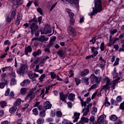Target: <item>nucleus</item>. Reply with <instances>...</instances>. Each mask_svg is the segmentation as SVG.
Segmentation results:
<instances>
[{
	"mask_svg": "<svg viewBox=\"0 0 124 124\" xmlns=\"http://www.w3.org/2000/svg\"><path fill=\"white\" fill-rule=\"evenodd\" d=\"M121 80L120 78H117L114 80L111 81V79L108 77H106L103 80V84H106L103 87V90L105 91H109L110 89L115 90L116 84L118 83V81Z\"/></svg>",
	"mask_w": 124,
	"mask_h": 124,
	"instance_id": "f257e3e1",
	"label": "nucleus"
},
{
	"mask_svg": "<svg viewBox=\"0 0 124 124\" xmlns=\"http://www.w3.org/2000/svg\"><path fill=\"white\" fill-rule=\"evenodd\" d=\"M90 79H91V83L92 84H94L95 83L96 84L91 86L89 90H94V89H96L98 87V84L102 80V77H96L95 75L92 74L90 77Z\"/></svg>",
	"mask_w": 124,
	"mask_h": 124,
	"instance_id": "f03ea898",
	"label": "nucleus"
},
{
	"mask_svg": "<svg viewBox=\"0 0 124 124\" xmlns=\"http://www.w3.org/2000/svg\"><path fill=\"white\" fill-rule=\"evenodd\" d=\"M95 9L93 8V12L89 15L91 18L93 15L97 14V12L101 11V0H95Z\"/></svg>",
	"mask_w": 124,
	"mask_h": 124,
	"instance_id": "7ed1b4c3",
	"label": "nucleus"
},
{
	"mask_svg": "<svg viewBox=\"0 0 124 124\" xmlns=\"http://www.w3.org/2000/svg\"><path fill=\"white\" fill-rule=\"evenodd\" d=\"M31 23L30 28L31 32L33 34L38 30V25H37V19L36 18H33L32 19L29 20Z\"/></svg>",
	"mask_w": 124,
	"mask_h": 124,
	"instance_id": "20e7f679",
	"label": "nucleus"
},
{
	"mask_svg": "<svg viewBox=\"0 0 124 124\" xmlns=\"http://www.w3.org/2000/svg\"><path fill=\"white\" fill-rule=\"evenodd\" d=\"M34 89L32 88L29 90L27 95L25 97V100L26 101L30 103L31 101V99L35 97V93H34Z\"/></svg>",
	"mask_w": 124,
	"mask_h": 124,
	"instance_id": "39448f33",
	"label": "nucleus"
},
{
	"mask_svg": "<svg viewBox=\"0 0 124 124\" xmlns=\"http://www.w3.org/2000/svg\"><path fill=\"white\" fill-rule=\"evenodd\" d=\"M52 108V104L50 103V102L46 101L44 103V106H39L38 107V109L39 110H43L44 109H51Z\"/></svg>",
	"mask_w": 124,
	"mask_h": 124,
	"instance_id": "423d86ee",
	"label": "nucleus"
},
{
	"mask_svg": "<svg viewBox=\"0 0 124 124\" xmlns=\"http://www.w3.org/2000/svg\"><path fill=\"white\" fill-rule=\"evenodd\" d=\"M13 7L17 8L19 6L23 4V0H11Z\"/></svg>",
	"mask_w": 124,
	"mask_h": 124,
	"instance_id": "0eeeda50",
	"label": "nucleus"
},
{
	"mask_svg": "<svg viewBox=\"0 0 124 124\" xmlns=\"http://www.w3.org/2000/svg\"><path fill=\"white\" fill-rule=\"evenodd\" d=\"M93 104L90 103L87 106L86 108H83L81 111V113H83V116H87L88 114H89V112H90V108L92 107Z\"/></svg>",
	"mask_w": 124,
	"mask_h": 124,
	"instance_id": "6e6552de",
	"label": "nucleus"
},
{
	"mask_svg": "<svg viewBox=\"0 0 124 124\" xmlns=\"http://www.w3.org/2000/svg\"><path fill=\"white\" fill-rule=\"evenodd\" d=\"M49 39V38L45 36H41L39 38L34 37L32 39V41L33 40H39L40 42H45V41H47Z\"/></svg>",
	"mask_w": 124,
	"mask_h": 124,
	"instance_id": "1a4fd4ad",
	"label": "nucleus"
},
{
	"mask_svg": "<svg viewBox=\"0 0 124 124\" xmlns=\"http://www.w3.org/2000/svg\"><path fill=\"white\" fill-rule=\"evenodd\" d=\"M68 96V94H64L63 93L61 92L60 93V100H61L62 102L66 103V98Z\"/></svg>",
	"mask_w": 124,
	"mask_h": 124,
	"instance_id": "9d476101",
	"label": "nucleus"
},
{
	"mask_svg": "<svg viewBox=\"0 0 124 124\" xmlns=\"http://www.w3.org/2000/svg\"><path fill=\"white\" fill-rule=\"evenodd\" d=\"M28 69V67L27 66L25 65H22L19 68L18 70H17L16 72L17 74H22V73H24L26 70Z\"/></svg>",
	"mask_w": 124,
	"mask_h": 124,
	"instance_id": "9b49d317",
	"label": "nucleus"
},
{
	"mask_svg": "<svg viewBox=\"0 0 124 124\" xmlns=\"http://www.w3.org/2000/svg\"><path fill=\"white\" fill-rule=\"evenodd\" d=\"M67 31L68 33L71 35L73 34H75V33H76V31H75V29H74V28H73L71 26H69L67 27Z\"/></svg>",
	"mask_w": 124,
	"mask_h": 124,
	"instance_id": "f8f14e48",
	"label": "nucleus"
},
{
	"mask_svg": "<svg viewBox=\"0 0 124 124\" xmlns=\"http://www.w3.org/2000/svg\"><path fill=\"white\" fill-rule=\"evenodd\" d=\"M80 115V113H78L77 112L74 113V116H73V119H74L73 123H76V122L78 121Z\"/></svg>",
	"mask_w": 124,
	"mask_h": 124,
	"instance_id": "ddd939ff",
	"label": "nucleus"
},
{
	"mask_svg": "<svg viewBox=\"0 0 124 124\" xmlns=\"http://www.w3.org/2000/svg\"><path fill=\"white\" fill-rule=\"evenodd\" d=\"M28 76L30 79L33 80V81H35L34 78H37L39 77V75L38 74H36V73H34V74L29 73Z\"/></svg>",
	"mask_w": 124,
	"mask_h": 124,
	"instance_id": "4468645a",
	"label": "nucleus"
},
{
	"mask_svg": "<svg viewBox=\"0 0 124 124\" xmlns=\"http://www.w3.org/2000/svg\"><path fill=\"white\" fill-rule=\"evenodd\" d=\"M99 49V46L97 47H95L94 46L91 47L92 52H93V56L94 58H95L96 55L98 54V51H97V50H98Z\"/></svg>",
	"mask_w": 124,
	"mask_h": 124,
	"instance_id": "2eb2a0df",
	"label": "nucleus"
},
{
	"mask_svg": "<svg viewBox=\"0 0 124 124\" xmlns=\"http://www.w3.org/2000/svg\"><path fill=\"white\" fill-rule=\"evenodd\" d=\"M65 12L68 14V16L70 17V18H73V17H74V13L72 12L71 10L68 8H66L65 9Z\"/></svg>",
	"mask_w": 124,
	"mask_h": 124,
	"instance_id": "dca6fc26",
	"label": "nucleus"
},
{
	"mask_svg": "<svg viewBox=\"0 0 124 124\" xmlns=\"http://www.w3.org/2000/svg\"><path fill=\"white\" fill-rule=\"evenodd\" d=\"M32 52V48L31 46H28L25 47V54L26 56H29V53H31Z\"/></svg>",
	"mask_w": 124,
	"mask_h": 124,
	"instance_id": "f3484780",
	"label": "nucleus"
},
{
	"mask_svg": "<svg viewBox=\"0 0 124 124\" xmlns=\"http://www.w3.org/2000/svg\"><path fill=\"white\" fill-rule=\"evenodd\" d=\"M104 118H105V115H100L98 119H97L96 124H101L102 122L104 121Z\"/></svg>",
	"mask_w": 124,
	"mask_h": 124,
	"instance_id": "a211bd4d",
	"label": "nucleus"
},
{
	"mask_svg": "<svg viewBox=\"0 0 124 124\" xmlns=\"http://www.w3.org/2000/svg\"><path fill=\"white\" fill-rule=\"evenodd\" d=\"M51 31L52 30H51V27H50V26H46L45 27L43 32L45 34H47V33H51Z\"/></svg>",
	"mask_w": 124,
	"mask_h": 124,
	"instance_id": "6ab92c4d",
	"label": "nucleus"
},
{
	"mask_svg": "<svg viewBox=\"0 0 124 124\" xmlns=\"http://www.w3.org/2000/svg\"><path fill=\"white\" fill-rule=\"evenodd\" d=\"M57 54L61 58H62V57H64L66 53H65V51L63 50H59L57 52Z\"/></svg>",
	"mask_w": 124,
	"mask_h": 124,
	"instance_id": "aec40b11",
	"label": "nucleus"
},
{
	"mask_svg": "<svg viewBox=\"0 0 124 124\" xmlns=\"http://www.w3.org/2000/svg\"><path fill=\"white\" fill-rule=\"evenodd\" d=\"M112 35H110L109 36V41L110 43L112 44V45H114V44H115V43H116L117 41L119 40V38H113L112 39Z\"/></svg>",
	"mask_w": 124,
	"mask_h": 124,
	"instance_id": "412c9836",
	"label": "nucleus"
},
{
	"mask_svg": "<svg viewBox=\"0 0 124 124\" xmlns=\"http://www.w3.org/2000/svg\"><path fill=\"white\" fill-rule=\"evenodd\" d=\"M1 69L2 72H5V71H7V70L10 72L13 71V68L10 66L3 67Z\"/></svg>",
	"mask_w": 124,
	"mask_h": 124,
	"instance_id": "4be33fe9",
	"label": "nucleus"
},
{
	"mask_svg": "<svg viewBox=\"0 0 124 124\" xmlns=\"http://www.w3.org/2000/svg\"><path fill=\"white\" fill-rule=\"evenodd\" d=\"M90 73V70L86 69L85 70H83L81 73H80V76L81 77H83V76H87L88 74Z\"/></svg>",
	"mask_w": 124,
	"mask_h": 124,
	"instance_id": "5701e85b",
	"label": "nucleus"
},
{
	"mask_svg": "<svg viewBox=\"0 0 124 124\" xmlns=\"http://www.w3.org/2000/svg\"><path fill=\"white\" fill-rule=\"evenodd\" d=\"M8 80L7 79H6V80L2 81V82L0 83V89H3L4 87H5L6 85H8Z\"/></svg>",
	"mask_w": 124,
	"mask_h": 124,
	"instance_id": "b1692460",
	"label": "nucleus"
},
{
	"mask_svg": "<svg viewBox=\"0 0 124 124\" xmlns=\"http://www.w3.org/2000/svg\"><path fill=\"white\" fill-rule=\"evenodd\" d=\"M21 102H22V100L20 98H17L16 101L14 102L13 105L16 107L20 106V105H21Z\"/></svg>",
	"mask_w": 124,
	"mask_h": 124,
	"instance_id": "393cba45",
	"label": "nucleus"
},
{
	"mask_svg": "<svg viewBox=\"0 0 124 124\" xmlns=\"http://www.w3.org/2000/svg\"><path fill=\"white\" fill-rule=\"evenodd\" d=\"M40 111L39 112V117L40 118H44L45 116H46V110L45 109H42V110H39Z\"/></svg>",
	"mask_w": 124,
	"mask_h": 124,
	"instance_id": "a878e982",
	"label": "nucleus"
},
{
	"mask_svg": "<svg viewBox=\"0 0 124 124\" xmlns=\"http://www.w3.org/2000/svg\"><path fill=\"white\" fill-rule=\"evenodd\" d=\"M30 83H31V81H30V80L25 79L20 83V85L22 87H26V86H28Z\"/></svg>",
	"mask_w": 124,
	"mask_h": 124,
	"instance_id": "bb28decb",
	"label": "nucleus"
},
{
	"mask_svg": "<svg viewBox=\"0 0 124 124\" xmlns=\"http://www.w3.org/2000/svg\"><path fill=\"white\" fill-rule=\"evenodd\" d=\"M68 99L71 101H74L75 100V94L70 93L68 95Z\"/></svg>",
	"mask_w": 124,
	"mask_h": 124,
	"instance_id": "cd10ccee",
	"label": "nucleus"
},
{
	"mask_svg": "<svg viewBox=\"0 0 124 124\" xmlns=\"http://www.w3.org/2000/svg\"><path fill=\"white\" fill-rule=\"evenodd\" d=\"M89 121L90 124H96V122H95V119L94 118V116L93 115H92L90 116Z\"/></svg>",
	"mask_w": 124,
	"mask_h": 124,
	"instance_id": "c85d7f7f",
	"label": "nucleus"
},
{
	"mask_svg": "<svg viewBox=\"0 0 124 124\" xmlns=\"http://www.w3.org/2000/svg\"><path fill=\"white\" fill-rule=\"evenodd\" d=\"M17 108H18L15 106H13L12 107L9 108V112L11 113V114L15 113V112L17 111Z\"/></svg>",
	"mask_w": 124,
	"mask_h": 124,
	"instance_id": "c756f323",
	"label": "nucleus"
},
{
	"mask_svg": "<svg viewBox=\"0 0 124 124\" xmlns=\"http://www.w3.org/2000/svg\"><path fill=\"white\" fill-rule=\"evenodd\" d=\"M62 1H67L71 4H77L78 3V0H62Z\"/></svg>",
	"mask_w": 124,
	"mask_h": 124,
	"instance_id": "7c9ffc66",
	"label": "nucleus"
},
{
	"mask_svg": "<svg viewBox=\"0 0 124 124\" xmlns=\"http://www.w3.org/2000/svg\"><path fill=\"white\" fill-rule=\"evenodd\" d=\"M89 121H90V119H88L87 118L82 117L79 122H80V124H83V123H89Z\"/></svg>",
	"mask_w": 124,
	"mask_h": 124,
	"instance_id": "2f4dec72",
	"label": "nucleus"
},
{
	"mask_svg": "<svg viewBox=\"0 0 124 124\" xmlns=\"http://www.w3.org/2000/svg\"><path fill=\"white\" fill-rule=\"evenodd\" d=\"M117 69L116 68H114L113 69V72L112 73V75H113V78L114 79H116L118 76H119V74L117 73Z\"/></svg>",
	"mask_w": 124,
	"mask_h": 124,
	"instance_id": "473e14b6",
	"label": "nucleus"
},
{
	"mask_svg": "<svg viewBox=\"0 0 124 124\" xmlns=\"http://www.w3.org/2000/svg\"><path fill=\"white\" fill-rule=\"evenodd\" d=\"M104 105V106H105V107H108L110 106V105H111V104L110 103V102H109L108 101V97H105Z\"/></svg>",
	"mask_w": 124,
	"mask_h": 124,
	"instance_id": "72a5a7b5",
	"label": "nucleus"
},
{
	"mask_svg": "<svg viewBox=\"0 0 124 124\" xmlns=\"http://www.w3.org/2000/svg\"><path fill=\"white\" fill-rule=\"evenodd\" d=\"M109 119L112 122H116V121L118 120V117H117V116H116L115 114H112L109 117Z\"/></svg>",
	"mask_w": 124,
	"mask_h": 124,
	"instance_id": "f704fd0d",
	"label": "nucleus"
},
{
	"mask_svg": "<svg viewBox=\"0 0 124 124\" xmlns=\"http://www.w3.org/2000/svg\"><path fill=\"white\" fill-rule=\"evenodd\" d=\"M44 122H45V120H44V118H42V117L38 118V119L36 121L37 124H44Z\"/></svg>",
	"mask_w": 124,
	"mask_h": 124,
	"instance_id": "c9c22d12",
	"label": "nucleus"
},
{
	"mask_svg": "<svg viewBox=\"0 0 124 124\" xmlns=\"http://www.w3.org/2000/svg\"><path fill=\"white\" fill-rule=\"evenodd\" d=\"M41 54V50L38 49L37 51H34L32 53V55L33 57H37V56H39Z\"/></svg>",
	"mask_w": 124,
	"mask_h": 124,
	"instance_id": "e433bc0d",
	"label": "nucleus"
},
{
	"mask_svg": "<svg viewBox=\"0 0 124 124\" xmlns=\"http://www.w3.org/2000/svg\"><path fill=\"white\" fill-rule=\"evenodd\" d=\"M82 81L83 83H85L86 85H89V84H90V82H89V78H87V77L82 78Z\"/></svg>",
	"mask_w": 124,
	"mask_h": 124,
	"instance_id": "4c0bfd02",
	"label": "nucleus"
},
{
	"mask_svg": "<svg viewBox=\"0 0 124 124\" xmlns=\"http://www.w3.org/2000/svg\"><path fill=\"white\" fill-rule=\"evenodd\" d=\"M10 84L11 86H14V85H16V84H17V80H16L15 78H12Z\"/></svg>",
	"mask_w": 124,
	"mask_h": 124,
	"instance_id": "58836bf2",
	"label": "nucleus"
},
{
	"mask_svg": "<svg viewBox=\"0 0 124 124\" xmlns=\"http://www.w3.org/2000/svg\"><path fill=\"white\" fill-rule=\"evenodd\" d=\"M27 92L28 89L27 88H23L20 89V94H21L22 95H24V94H26Z\"/></svg>",
	"mask_w": 124,
	"mask_h": 124,
	"instance_id": "ea45409f",
	"label": "nucleus"
},
{
	"mask_svg": "<svg viewBox=\"0 0 124 124\" xmlns=\"http://www.w3.org/2000/svg\"><path fill=\"white\" fill-rule=\"evenodd\" d=\"M1 81H6V78H7V75L6 73H2L1 74Z\"/></svg>",
	"mask_w": 124,
	"mask_h": 124,
	"instance_id": "a19ab883",
	"label": "nucleus"
},
{
	"mask_svg": "<svg viewBox=\"0 0 124 124\" xmlns=\"http://www.w3.org/2000/svg\"><path fill=\"white\" fill-rule=\"evenodd\" d=\"M96 113H97V108L94 107L92 108V110L91 111V114L92 115H95Z\"/></svg>",
	"mask_w": 124,
	"mask_h": 124,
	"instance_id": "79ce46f5",
	"label": "nucleus"
},
{
	"mask_svg": "<svg viewBox=\"0 0 124 124\" xmlns=\"http://www.w3.org/2000/svg\"><path fill=\"white\" fill-rule=\"evenodd\" d=\"M69 23L71 26H74L75 24V19L74 18H70L69 20Z\"/></svg>",
	"mask_w": 124,
	"mask_h": 124,
	"instance_id": "37998d69",
	"label": "nucleus"
},
{
	"mask_svg": "<svg viewBox=\"0 0 124 124\" xmlns=\"http://www.w3.org/2000/svg\"><path fill=\"white\" fill-rule=\"evenodd\" d=\"M7 103L5 101L0 102V105L2 108H4L5 106H6Z\"/></svg>",
	"mask_w": 124,
	"mask_h": 124,
	"instance_id": "c03bdc74",
	"label": "nucleus"
},
{
	"mask_svg": "<svg viewBox=\"0 0 124 124\" xmlns=\"http://www.w3.org/2000/svg\"><path fill=\"white\" fill-rule=\"evenodd\" d=\"M49 75L51 76V78L52 79H55L56 78V76H57V75L54 72H51L49 73Z\"/></svg>",
	"mask_w": 124,
	"mask_h": 124,
	"instance_id": "a18cd8bd",
	"label": "nucleus"
},
{
	"mask_svg": "<svg viewBox=\"0 0 124 124\" xmlns=\"http://www.w3.org/2000/svg\"><path fill=\"white\" fill-rule=\"evenodd\" d=\"M56 116L58 118H62V113L61 111H58L56 112Z\"/></svg>",
	"mask_w": 124,
	"mask_h": 124,
	"instance_id": "49530a36",
	"label": "nucleus"
},
{
	"mask_svg": "<svg viewBox=\"0 0 124 124\" xmlns=\"http://www.w3.org/2000/svg\"><path fill=\"white\" fill-rule=\"evenodd\" d=\"M42 60V58L39 57L37 58L36 60H35L33 62L35 64H37V63L40 62V61H41Z\"/></svg>",
	"mask_w": 124,
	"mask_h": 124,
	"instance_id": "de8ad7c7",
	"label": "nucleus"
},
{
	"mask_svg": "<svg viewBox=\"0 0 124 124\" xmlns=\"http://www.w3.org/2000/svg\"><path fill=\"white\" fill-rule=\"evenodd\" d=\"M62 124H73L70 123V122H69V121H68V120L63 119L62 122Z\"/></svg>",
	"mask_w": 124,
	"mask_h": 124,
	"instance_id": "09e8293b",
	"label": "nucleus"
},
{
	"mask_svg": "<svg viewBox=\"0 0 124 124\" xmlns=\"http://www.w3.org/2000/svg\"><path fill=\"white\" fill-rule=\"evenodd\" d=\"M46 77L45 74H43L41 76V77L39 78L40 82H43V79H45Z\"/></svg>",
	"mask_w": 124,
	"mask_h": 124,
	"instance_id": "8fccbe9b",
	"label": "nucleus"
},
{
	"mask_svg": "<svg viewBox=\"0 0 124 124\" xmlns=\"http://www.w3.org/2000/svg\"><path fill=\"white\" fill-rule=\"evenodd\" d=\"M75 82L77 86H78V85H79V84L81 83V79H79L78 78H75Z\"/></svg>",
	"mask_w": 124,
	"mask_h": 124,
	"instance_id": "3c124183",
	"label": "nucleus"
},
{
	"mask_svg": "<svg viewBox=\"0 0 124 124\" xmlns=\"http://www.w3.org/2000/svg\"><path fill=\"white\" fill-rule=\"evenodd\" d=\"M10 76L11 78H16V73H15V72H12L10 74Z\"/></svg>",
	"mask_w": 124,
	"mask_h": 124,
	"instance_id": "603ef678",
	"label": "nucleus"
},
{
	"mask_svg": "<svg viewBox=\"0 0 124 124\" xmlns=\"http://www.w3.org/2000/svg\"><path fill=\"white\" fill-rule=\"evenodd\" d=\"M12 20H13V19L12 17H11V16L10 17H9V16H6V21L8 23V24H9V23H10Z\"/></svg>",
	"mask_w": 124,
	"mask_h": 124,
	"instance_id": "864d4df0",
	"label": "nucleus"
},
{
	"mask_svg": "<svg viewBox=\"0 0 124 124\" xmlns=\"http://www.w3.org/2000/svg\"><path fill=\"white\" fill-rule=\"evenodd\" d=\"M45 53H47V54H49L50 53V47L49 46L46 47L45 49L44 50Z\"/></svg>",
	"mask_w": 124,
	"mask_h": 124,
	"instance_id": "5fc2aeb1",
	"label": "nucleus"
},
{
	"mask_svg": "<svg viewBox=\"0 0 124 124\" xmlns=\"http://www.w3.org/2000/svg\"><path fill=\"white\" fill-rule=\"evenodd\" d=\"M116 32H118V30L117 29H114L110 31V33L111 35H114Z\"/></svg>",
	"mask_w": 124,
	"mask_h": 124,
	"instance_id": "6e6d98bb",
	"label": "nucleus"
},
{
	"mask_svg": "<svg viewBox=\"0 0 124 124\" xmlns=\"http://www.w3.org/2000/svg\"><path fill=\"white\" fill-rule=\"evenodd\" d=\"M16 15V11H15V10H13L12 12V14L11 15V17L13 19H14V18L15 17V16Z\"/></svg>",
	"mask_w": 124,
	"mask_h": 124,
	"instance_id": "4d7b16f0",
	"label": "nucleus"
},
{
	"mask_svg": "<svg viewBox=\"0 0 124 124\" xmlns=\"http://www.w3.org/2000/svg\"><path fill=\"white\" fill-rule=\"evenodd\" d=\"M105 46H104V43H102L100 45V49H101V51L103 52L104 51V48Z\"/></svg>",
	"mask_w": 124,
	"mask_h": 124,
	"instance_id": "13d9d810",
	"label": "nucleus"
},
{
	"mask_svg": "<svg viewBox=\"0 0 124 124\" xmlns=\"http://www.w3.org/2000/svg\"><path fill=\"white\" fill-rule=\"evenodd\" d=\"M9 93H10V89L7 88L5 93V96H7L9 95Z\"/></svg>",
	"mask_w": 124,
	"mask_h": 124,
	"instance_id": "bf43d9fd",
	"label": "nucleus"
},
{
	"mask_svg": "<svg viewBox=\"0 0 124 124\" xmlns=\"http://www.w3.org/2000/svg\"><path fill=\"white\" fill-rule=\"evenodd\" d=\"M119 61H120V59L119 58H117L116 59V61H115L114 64H113V66H116V65H118V64H119Z\"/></svg>",
	"mask_w": 124,
	"mask_h": 124,
	"instance_id": "052dcab7",
	"label": "nucleus"
},
{
	"mask_svg": "<svg viewBox=\"0 0 124 124\" xmlns=\"http://www.w3.org/2000/svg\"><path fill=\"white\" fill-rule=\"evenodd\" d=\"M9 96L10 98H14V96L15 95V93H14V92L13 91L11 92L10 94H9Z\"/></svg>",
	"mask_w": 124,
	"mask_h": 124,
	"instance_id": "680f3d73",
	"label": "nucleus"
},
{
	"mask_svg": "<svg viewBox=\"0 0 124 124\" xmlns=\"http://www.w3.org/2000/svg\"><path fill=\"white\" fill-rule=\"evenodd\" d=\"M32 112L34 115H35V116H37V115L38 114V111H37V109H36V108H34L32 110Z\"/></svg>",
	"mask_w": 124,
	"mask_h": 124,
	"instance_id": "e2e57ef3",
	"label": "nucleus"
},
{
	"mask_svg": "<svg viewBox=\"0 0 124 124\" xmlns=\"http://www.w3.org/2000/svg\"><path fill=\"white\" fill-rule=\"evenodd\" d=\"M116 100L118 102H122V96H118L116 98Z\"/></svg>",
	"mask_w": 124,
	"mask_h": 124,
	"instance_id": "0e129e2a",
	"label": "nucleus"
},
{
	"mask_svg": "<svg viewBox=\"0 0 124 124\" xmlns=\"http://www.w3.org/2000/svg\"><path fill=\"white\" fill-rule=\"evenodd\" d=\"M120 109L121 110H124V101L120 104Z\"/></svg>",
	"mask_w": 124,
	"mask_h": 124,
	"instance_id": "69168bd1",
	"label": "nucleus"
},
{
	"mask_svg": "<svg viewBox=\"0 0 124 124\" xmlns=\"http://www.w3.org/2000/svg\"><path fill=\"white\" fill-rule=\"evenodd\" d=\"M0 124H10V122L6 120L1 122Z\"/></svg>",
	"mask_w": 124,
	"mask_h": 124,
	"instance_id": "338daca9",
	"label": "nucleus"
},
{
	"mask_svg": "<svg viewBox=\"0 0 124 124\" xmlns=\"http://www.w3.org/2000/svg\"><path fill=\"white\" fill-rule=\"evenodd\" d=\"M120 52H124V44L123 45H122V47H121L119 49V50Z\"/></svg>",
	"mask_w": 124,
	"mask_h": 124,
	"instance_id": "774afa93",
	"label": "nucleus"
}]
</instances>
